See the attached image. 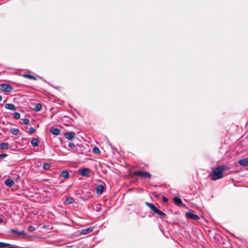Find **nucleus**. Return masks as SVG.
Segmentation results:
<instances>
[{
  "instance_id": "f257e3e1",
  "label": "nucleus",
  "mask_w": 248,
  "mask_h": 248,
  "mask_svg": "<svg viewBox=\"0 0 248 248\" xmlns=\"http://www.w3.org/2000/svg\"><path fill=\"white\" fill-rule=\"evenodd\" d=\"M225 166H219L215 168L213 173L211 175L212 180H216L223 177V172L225 170Z\"/></svg>"
},
{
  "instance_id": "f03ea898",
  "label": "nucleus",
  "mask_w": 248,
  "mask_h": 248,
  "mask_svg": "<svg viewBox=\"0 0 248 248\" xmlns=\"http://www.w3.org/2000/svg\"><path fill=\"white\" fill-rule=\"evenodd\" d=\"M146 205L149 207L155 213L160 215L163 217H165L166 216V215L163 213L162 211L159 210L158 209L155 205H154L153 204L151 203L148 202H146L145 203Z\"/></svg>"
},
{
  "instance_id": "7ed1b4c3",
  "label": "nucleus",
  "mask_w": 248,
  "mask_h": 248,
  "mask_svg": "<svg viewBox=\"0 0 248 248\" xmlns=\"http://www.w3.org/2000/svg\"><path fill=\"white\" fill-rule=\"evenodd\" d=\"M9 233L17 237H24L27 235V233L26 232L24 231H18L15 229H11L9 231Z\"/></svg>"
},
{
  "instance_id": "20e7f679",
  "label": "nucleus",
  "mask_w": 248,
  "mask_h": 248,
  "mask_svg": "<svg viewBox=\"0 0 248 248\" xmlns=\"http://www.w3.org/2000/svg\"><path fill=\"white\" fill-rule=\"evenodd\" d=\"M133 175L137 176H142L145 178H150L151 175L147 171H136L133 172Z\"/></svg>"
},
{
  "instance_id": "39448f33",
  "label": "nucleus",
  "mask_w": 248,
  "mask_h": 248,
  "mask_svg": "<svg viewBox=\"0 0 248 248\" xmlns=\"http://www.w3.org/2000/svg\"><path fill=\"white\" fill-rule=\"evenodd\" d=\"M0 90L3 92H10L13 90V87L9 84L3 83L0 85Z\"/></svg>"
},
{
  "instance_id": "423d86ee",
  "label": "nucleus",
  "mask_w": 248,
  "mask_h": 248,
  "mask_svg": "<svg viewBox=\"0 0 248 248\" xmlns=\"http://www.w3.org/2000/svg\"><path fill=\"white\" fill-rule=\"evenodd\" d=\"M186 216L187 218H191L195 220H198L200 219V217L198 215L194 214L192 211L186 212Z\"/></svg>"
},
{
  "instance_id": "0eeeda50",
  "label": "nucleus",
  "mask_w": 248,
  "mask_h": 248,
  "mask_svg": "<svg viewBox=\"0 0 248 248\" xmlns=\"http://www.w3.org/2000/svg\"><path fill=\"white\" fill-rule=\"evenodd\" d=\"M105 190V187L102 184H100L97 186L96 187V193L98 195L102 194Z\"/></svg>"
},
{
  "instance_id": "6e6552de",
  "label": "nucleus",
  "mask_w": 248,
  "mask_h": 248,
  "mask_svg": "<svg viewBox=\"0 0 248 248\" xmlns=\"http://www.w3.org/2000/svg\"><path fill=\"white\" fill-rule=\"evenodd\" d=\"M0 247H6V248H19V247L17 246L3 242H0Z\"/></svg>"
},
{
  "instance_id": "1a4fd4ad",
  "label": "nucleus",
  "mask_w": 248,
  "mask_h": 248,
  "mask_svg": "<svg viewBox=\"0 0 248 248\" xmlns=\"http://www.w3.org/2000/svg\"><path fill=\"white\" fill-rule=\"evenodd\" d=\"M89 173V170L88 168H83L78 170V173L81 176H86Z\"/></svg>"
},
{
  "instance_id": "9d476101",
  "label": "nucleus",
  "mask_w": 248,
  "mask_h": 248,
  "mask_svg": "<svg viewBox=\"0 0 248 248\" xmlns=\"http://www.w3.org/2000/svg\"><path fill=\"white\" fill-rule=\"evenodd\" d=\"M75 133L73 132H67L64 134V137L69 140H72L75 137Z\"/></svg>"
},
{
  "instance_id": "9b49d317",
  "label": "nucleus",
  "mask_w": 248,
  "mask_h": 248,
  "mask_svg": "<svg viewBox=\"0 0 248 248\" xmlns=\"http://www.w3.org/2000/svg\"><path fill=\"white\" fill-rule=\"evenodd\" d=\"M239 164L242 166H248V157L240 159L238 161Z\"/></svg>"
},
{
  "instance_id": "f8f14e48",
  "label": "nucleus",
  "mask_w": 248,
  "mask_h": 248,
  "mask_svg": "<svg viewBox=\"0 0 248 248\" xmlns=\"http://www.w3.org/2000/svg\"><path fill=\"white\" fill-rule=\"evenodd\" d=\"M49 131L54 135H59L61 133V130L57 128H51Z\"/></svg>"
},
{
  "instance_id": "ddd939ff",
  "label": "nucleus",
  "mask_w": 248,
  "mask_h": 248,
  "mask_svg": "<svg viewBox=\"0 0 248 248\" xmlns=\"http://www.w3.org/2000/svg\"><path fill=\"white\" fill-rule=\"evenodd\" d=\"M173 201L174 203L177 205L180 206L183 204L182 200L179 198L174 197Z\"/></svg>"
},
{
  "instance_id": "4468645a",
  "label": "nucleus",
  "mask_w": 248,
  "mask_h": 248,
  "mask_svg": "<svg viewBox=\"0 0 248 248\" xmlns=\"http://www.w3.org/2000/svg\"><path fill=\"white\" fill-rule=\"evenodd\" d=\"M5 108L6 109H10L11 110H16V106L12 104H6L5 105Z\"/></svg>"
},
{
  "instance_id": "2eb2a0df",
  "label": "nucleus",
  "mask_w": 248,
  "mask_h": 248,
  "mask_svg": "<svg viewBox=\"0 0 248 248\" xmlns=\"http://www.w3.org/2000/svg\"><path fill=\"white\" fill-rule=\"evenodd\" d=\"M93 231V227H91L89 228L82 230L81 231L80 233L82 234H88V233L92 232Z\"/></svg>"
},
{
  "instance_id": "dca6fc26",
  "label": "nucleus",
  "mask_w": 248,
  "mask_h": 248,
  "mask_svg": "<svg viewBox=\"0 0 248 248\" xmlns=\"http://www.w3.org/2000/svg\"><path fill=\"white\" fill-rule=\"evenodd\" d=\"M5 184L8 186H12L14 185V182L11 179H7L5 181Z\"/></svg>"
},
{
  "instance_id": "f3484780",
  "label": "nucleus",
  "mask_w": 248,
  "mask_h": 248,
  "mask_svg": "<svg viewBox=\"0 0 248 248\" xmlns=\"http://www.w3.org/2000/svg\"><path fill=\"white\" fill-rule=\"evenodd\" d=\"M74 199L72 197H67L65 201V203L66 204H70L74 202Z\"/></svg>"
},
{
  "instance_id": "a211bd4d",
  "label": "nucleus",
  "mask_w": 248,
  "mask_h": 248,
  "mask_svg": "<svg viewBox=\"0 0 248 248\" xmlns=\"http://www.w3.org/2000/svg\"><path fill=\"white\" fill-rule=\"evenodd\" d=\"M42 105L40 103H37V104H35L33 109L35 111H39L41 110L42 109Z\"/></svg>"
},
{
  "instance_id": "6ab92c4d",
  "label": "nucleus",
  "mask_w": 248,
  "mask_h": 248,
  "mask_svg": "<svg viewBox=\"0 0 248 248\" xmlns=\"http://www.w3.org/2000/svg\"><path fill=\"white\" fill-rule=\"evenodd\" d=\"M39 143V140L37 139H33L31 140V144L33 146L37 147Z\"/></svg>"
},
{
  "instance_id": "aec40b11",
  "label": "nucleus",
  "mask_w": 248,
  "mask_h": 248,
  "mask_svg": "<svg viewBox=\"0 0 248 248\" xmlns=\"http://www.w3.org/2000/svg\"><path fill=\"white\" fill-rule=\"evenodd\" d=\"M0 147L1 149H7L9 148V144L8 142H2L0 144Z\"/></svg>"
},
{
  "instance_id": "412c9836",
  "label": "nucleus",
  "mask_w": 248,
  "mask_h": 248,
  "mask_svg": "<svg viewBox=\"0 0 248 248\" xmlns=\"http://www.w3.org/2000/svg\"><path fill=\"white\" fill-rule=\"evenodd\" d=\"M22 76L26 78H29V79H33V80H35L37 79V78L35 77H34L32 75H29V74H23L22 75Z\"/></svg>"
},
{
  "instance_id": "4be33fe9",
  "label": "nucleus",
  "mask_w": 248,
  "mask_h": 248,
  "mask_svg": "<svg viewBox=\"0 0 248 248\" xmlns=\"http://www.w3.org/2000/svg\"><path fill=\"white\" fill-rule=\"evenodd\" d=\"M61 175L65 178H68L69 176V174L67 171L63 170L61 172Z\"/></svg>"
},
{
  "instance_id": "5701e85b",
  "label": "nucleus",
  "mask_w": 248,
  "mask_h": 248,
  "mask_svg": "<svg viewBox=\"0 0 248 248\" xmlns=\"http://www.w3.org/2000/svg\"><path fill=\"white\" fill-rule=\"evenodd\" d=\"M19 130L17 128H13L11 130V133L14 135H16L18 134Z\"/></svg>"
},
{
  "instance_id": "b1692460",
  "label": "nucleus",
  "mask_w": 248,
  "mask_h": 248,
  "mask_svg": "<svg viewBox=\"0 0 248 248\" xmlns=\"http://www.w3.org/2000/svg\"><path fill=\"white\" fill-rule=\"evenodd\" d=\"M50 167V165L49 163H45L43 164V168L44 170H48Z\"/></svg>"
},
{
  "instance_id": "393cba45",
  "label": "nucleus",
  "mask_w": 248,
  "mask_h": 248,
  "mask_svg": "<svg viewBox=\"0 0 248 248\" xmlns=\"http://www.w3.org/2000/svg\"><path fill=\"white\" fill-rule=\"evenodd\" d=\"M20 115L18 112H15L13 115V117L15 119H18L20 118Z\"/></svg>"
},
{
  "instance_id": "a878e982",
  "label": "nucleus",
  "mask_w": 248,
  "mask_h": 248,
  "mask_svg": "<svg viewBox=\"0 0 248 248\" xmlns=\"http://www.w3.org/2000/svg\"><path fill=\"white\" fill-rule=\"evenodd\" d=\"M35 131H36L35 129L34 128L32 127H30L29 128V132L30 134L34 133L35 132Z\"/></svg>"
},
{
  "instance_id": "bb28decb",
  "label": "nucleus",
  "mask_w": 248,
  "mask_h": 248,
  "mask_svg": "<svg viewBox=\"0 0 248 248\" xmlns=\"http://www.w3.org/2000/svg\"><path fill=\"white\" fill-rule=\"evenodd\" d=\"M94 154H100V150L96 147H94Z\"/></svg>"
},
{
  "instance_id": "cd10ccee",
  "label": "nucleus",
  "mask_w": 248,
  "mask_h": 248,
  "mask_svg": "<svg viewBox=\"0 0 248 248\" xmlns=\"http://www.w3.org/2000/svg\"><path fill=\"white\" fill-rule=\"evenodd\" d=\"M35 229V228L32 226H29L28 227V230L30 232H33Z\"/></svg>"
},
{
  "instance_id": "c85d7f7f",
  "label": "nucleus",
  "mask_w": 248,
  "mask_h": 248,
  "mask_svg": "<svg viewBox=\"0 0 248 248\" xmlns=\"http://www.w3.org/2000/svg\"><path fill=\"white\" fill-rule=\"evenodd\" d=\"M23 123L24 124H29L30 123V121L28 119H24L23 120Z\"/></svg>"
},
{
  "instance_id": "c756f323",
  "label": "nucleus",
  "mask_w": 248,
  "mask_h": 248,
  "mask_svg": "<svg viewBox=\"0 0 248 248\" xmlns=\"http://www.w3.org/2000/svg\"><path fill=\"white\" fill-rule=\"evenodd\" d=\"M68 146L71 148H73L75 147V145L73 143L70 142Z\"/></svg>"
},
{
  "instance_id": "7c9ffc66",
  "label": "nucleus",
  "mask_w": 248,
  "mask_h": 248,
  "mask_svg": "<svg viewBox=\"0 0 248 248\" xmlns=\"http://www.w3.org/2000/svg\"><path fill=\"white\" fill-rule=\"evenodd\" d=\"M8 155L6 154H0V157L2 158L6 157Z\"/></svg>"
},
{
  "instance_id": "2f4dec72",
  "label": "nucleus",
  "mask_w": 248,
  "mask_h": 248,
  "mask_svg": "<svg viewBox=\"0 0 248 248\" xmlns=\"http://www.w3.org/2000/svg\"><path fill=\"white\" fill-rule=\"evenodd\" d=\"M162 200L164 202H168V199L165 196L163 197Z\"/></svg>"
},
{
  "instance_id": "473e14b6",
  "label": "nucleus",
  "mask_w": 248,
  "mask_h": 248,
  "mask_svg": "<svg viewBox=\"0 0 248 248\" xmlns=\"http://www.w3.org/2000/svg\"><path fill=\"white\" fill-rule=\"evenodd\" d=\"M3 222V219L1 218H0V223H2Z\"/></svg>"
},
{
  "instance_id": "72a5a7b5",
  "label": "nucleus",
  "mask_w": 248,
  "mask_h": 248,
  "mask_svg": "<svg viewBox=\"0 0 248 248\" xmlns=\"http://www.w3.org/2000/svg\"><path fill=\"white\" fill-rule=\"evenodd\" d=\"M2 100V97L1 95H0V101Z\"/></svg>"
},
{
  "instance_id": "f704fd0d",
  "label": "nucleus",
  "mask_w": 248,
  "mask_h": 248,
  "mask_svg": "<svg viewBox=\"0 0 248 248\" xmlns=\"http://www.w3.org/2000/svg\"><path fill=\"white\" fill-rule=\"evenodd\" d=\"M2 247H0V248H1Z\"/></svg>"
}]
</instances>
